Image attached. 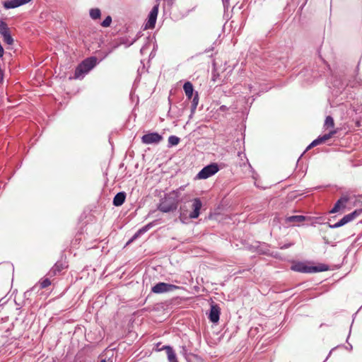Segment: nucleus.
Returning a JSON list of instances; mask_svg holds the SVG:
<instances>
[{
  "instance_id": "nucleus-15",
  "label": "nucleus",
  "mask_w": 362,
  "mask_h": 362,
  "mask_svg": "<svg viewBox=\"0 0 362 362\" xmlns=\"http://www.w3.org/2000/svg\"><path fill=\"white\" fill-rule=\"evenodd\" d=\"M220 318V308L217 305H211L209 319L211 322L216 323L218 322Z\"/></svg>"
},
{
  "instance_id": "nucleus-41",
  "label": "nucleus",
  "mask_w": 362,
  "mask_h": 362,
  "mask_svg": "<svg viewBox=\"0 0 362 362\" xmlns=\"http://www.w3.org/2000/svg\"><path fill=\"white\" fill-rule=\"evenodd\" d=\"M100 362H106V361L105 359H103V360H101Z\"/></svg>"
},
{
  "instance_id": "nucleus-2",
  "label": "nucleus",
  "mask_w": 362,
  "mask_h": 362,
  "mask_svg": "<svg viewBox=\"0 0 362 362\" xmlns=\"http://www.w3.org/2000/svg\"><path fill=\"white\" fill-rule=\"evenodd\" d=\"M98 63L95 57H90L83 60L76 68L74 78L83 79Z\"/></svg>"
},
{
  "instance_id": "nucleus-18",
  "label": "nucleus",
  "mask_w": 362,
  "mask_h": 362,
  "mask_svg": "<svg viewBox=\"0 0 362 362\" xmlns=\"http://www.w3.org/2000/svg\"><path fill=\"white\" fill-rule=\"evenodd\" d=\"M362 212V209H356L353 212L345 215L341 219H340V223L342 226L351 222L354 220L357 216H358Z\"/></svg>"
},
{
  "instance_id": "nucleus-4",
  "label": "nucleus",
  "mask_w": 362,
  "mask_h": 362,
  "mask_svg": "<svg viewBox=\"0 0 362 362\" xmlns=\"http://www.w3.org/2000/svg\"><path fill=\"white\" fill-rule=\"evenodd\" d=\"M219 170L217 163H211L204 167L197 174V177L199 179H206L215 175Z\"/></svg>"
},
{
  "instance_id": "nucleus-40",
  "label": "nucleus",
  "mask_w": 362,
  "mask_h": 362,
  "mask_svg": "<svg viewBox=\"0 0 362 362\" xmlns=\"http://www.w3.org/2000/svg\"><path fill=\"white\" fill-rule=\"evenodd\" d=\"M331 353H332V351H330V352H329V355L327 356V357L325 358V360L323 362H325V361L327 360V358H329V356H330Z\"/></svg>"
},
{
  "instance_id": "nucleus-7",
  "label": "nucleus",
  "mask_w": 362,
  "mask_h": 362,
  "mask_svg": "<svg viewBox=\"0 0 362 362\" xmlns=\"http://www.w3.org/2000/svg\"><path fill=\"white\" fill-rule=\"evenodd\" d=\"M0 34L2 36L3 40L7 45H11L13 43V39L11 34L10 28L6 23L3 21H0Z\"/></svg>"
},
{
  "instance_id": "nucleus-30",
  "label": "nucleus",
  "mask_w": 362,
  "mask_h": 362,
  "mask_svg": "<svg viewBox=\"0 0 362 362\" xmlns=\"http://www.w3.org/2000/svg\"><path fill=\"white\" fill-rule=\"evenodd\" d=\"M40 284L41 288H45L51 284V281L49 278H45L40 282Z\"/></svg>"
},
{
  "instance_id": "nucleus-5",
  "label": "nucleus",
  "mask_w": 362,
  "mask_h": 362,
  "mask_svg": "<svg viewBox=\"0 0 362 362\" xmlns=\"http://www.w3.org/2000/svg\"><path fill=\"white\" fill-rule=\"evenodd\" d=\"M178 288L179 286H177L164 282H159L151 288V291L154 293H163L171 292Z\"/></svg>"
},
{
  "instance_id": "nucleus-24",
  "label": "nucleus",
  "mask_w": 362,
  "mask_h": 362,
  "mask_svg": "<svg viewBox=\"0 0 362 362\" xmlns=\"http://www.w3.org/2000/svg\"><path fill=\"white\" fill-rule=\"evenodd\" d=\"M191 100V113L194 114L199 103V94L197 92H195Z\"/></svg>"
},
{
  "instance_id": "nucleus-3",
  "label": "nucleus",
  "mask_w": 362,
  "mask_h": 362,
  "mask_svg": "<svg viewBox=\"0 0 362 362\" xmlns=\"http://www.w3.org/2000/svg\"><path fill=\"white\" fill-rule=\"evenodd\" d=\"M291 269L300 273L313 274L327 271L329 267L325 264H320L317 266H309L304 262H298L291 266Z\"/></svg>"
},
{
  "instance_id": "nucleus-29",
  "label": "nucleus",
  "mask_w": 362,
  "mask_h": 362,
  "mask_svg": "<svg viewBox=\"0 0 362 362\" xmlns=\"http://www.w3.org/2000/svg\"><path fill=\"white\" fill-rule=\"evenodd\" d=\"M112 23V18L110 16H107L103 21L101 23V26L103 28H107Z\"/></svg>"
},
{
  "instance_id": "nucleus-26",
  "label": "nucleus",
  "mask_w": 362,
  "mask_h": 362,
  "mask_svg": "<svg viewBox=\"0 0 362 362\" xmlns=\"http://www.w3.org/2000/svg\"><path fill=\"white\" fill-rule=\"evenodd\" d=\"M89 15L93 20H98L100 18L101 11L98 8H91L89 11Z\"/></svg>"
},
{
  "instance_id": "nucleus-39",
  "label": "nucleus",
  "mask_w": 362,
  "mask_h": 362,
  "mask_svg": "<svg viewBox=\"0 0 362 362\" xmlns=\"http://www.w3.org/2000/svg\"><path fill=\"white\" fill-rule=\"evenodd\" d=\"M168 4L171 6L173 4V1L172 0H168Z\"/></svg>"
},
{
  "instance_id": "nucleus-8",
  "label": "nucleus",
  "mask_w": 362,
  "mask_h": 362,
  "mask_svg": "<svg viewBox=\"0 0 362 362\" xmlns=\"http://www.w3.org/2000/svg\"><path fill=\"white\" fill-rule=\"evenodd\" d=\"M346 83V77L344 78L341 76H333L332 84V86L337 89V93H341L345 88L348 86Z\"/></svg>"
},
{
  "instance_id": "nucleus-16",
  "label": "nucleus",
  "mask_w": 362,
  "mask_h": 362,
  "mask_svg": "<svg viewBox=\"0 0 362 362\" xmlns=\"http://www.w3.org/2000/svg\"><path fill=\"white\" fill-rule=\"evenodd\" d=\"M362 212V209H356L353 212L345 215L341 219H340V223L342 226L351 222L354 220L357 216H358Z\"/></svg>"
},
{
  "instance_id": "nucleus-36",
  "label": "nucleus",
  "mask_w": 362,
  "mask_h": 362,
  "mask_svg": "<svg viewBox=\"0 0 362 362\" xmlns=\"http://www.w3.org/2000/svg\"><path fill=\"white\" fill-rule=\"evenodd\" d=\"M156 346H157V349H158V351H160V350H163V349H162V347L160 348V344H157V345H156Z\"/></svg>"
},
{
  "instance_id": "nucleus-27",
  "label": "nucleus",
  "mask_w": 362,
  "mask_h": 362,
  "mask_svg": "<svg viewBox=\"0 0 362 362\" xmlns=\"http://www.w3.org/2000/svg\"><path fill=\"white\" fill-rule=\"evenodd\" d=\"M336 133H337L336 130H332L329 133L325 134L322 136H320L318 137L322 144L323 142H325V141H327L328 139H329L330 138H332L333 136V135L335 134Z\"/></svg>"
},
{
  "instance_id": "nucleus-10",
  "label": "nucleus",
  "mask_w": 362,
  "mask_h": 362,
  "mask_svg": "<svg viewBox=\"0 0 362 362\" xmlns=\"http://www.w3.org/2000/svg\"><path fill=\"white\" fill-rule=\"evenodd\" d=\"M202 207V203L199 198H194L192 199V211L189 214V218L192 219L198 218L200 214V209Z\"/></svg>"
},
{
  "instance_id": "nucleus-34",
  "label": "nucleus",
  "mask_w": 362,
  "mask_h": 362,
  "mask_svg": "<svg viewBox=\"0 0 362 362\" xmlns=\"http://www.w3.org/2000/svg\"><path fill=\"white\" fill-rule=\"evenodd\" d=\"M293 244L290 243V244H286L285 245H284L283 247H281L282 249H286V248H288L290 246H291Z\"/></svg>"
},
{
  "instance_id": "nucleus-22",
  "label": "nucleus",
  "mask_w": 362,
  "mask_h": 362,
  "mask_svg": "<svg viewBox=\"0 0 362 362\" xmlns=\"http://www.w3.org/2000/svg\"><path fill=\"white\" fill-rule=\"evenodd\" d=\"M162 349H165L166 351L169 362H177L176 354L171 346H163Z\"/></svg>"
},
{
  "instance_id": "nucleus-17",
  "label": "nucleus",
  "mask_w": 362,
  "mask_h": 362,
  "mask_svg": "<svg viewBox=\"0 0 362 362\" xmlns=\"http://www.w3.org/2000/svg\"><path fill=\"white\" fill-rule=\"evenodd\" d=\"M362 212V209H356L353 212L345 215L341 219H340V223L342 226L351 222L354 220L357 216H358Z\"/></svg>"
},
{
  "instance_id": "nucleus-1",
  "label": "nucleus",
  "mask_w": 362,
  "mask_h": 362,
  "mask_svg": "<svg viewBox=\"0 0 362 362\" xmlns=\"http://www.w3.org/2000/svg\"><path fill=\"white\" fill-rule=\"evenodd\" d=\"M173 190L168 194H165L164 197L160 201L158 209L163 213H168L175 211L177 208L180 197V189Z\"/></svg>"
},
{
  "instance_id": "nucleus-42",
  "label": "nucleus",
  "mask_w": 362,
  "mask_h": 362,
  "mask_svg": "<svg viewBox=\"0 0 362 362\" xmlns=\"http://www.w3.org/2000/svg\"><path fill=\"white\" fill-rule=\"evenodd\" d=\"M361 198H362V196H361Z\"/></svg>"
},
{
  "instance_id": "nucleus-12",
  "label": "nucleus",
  "mask_w": 362,
  "mask_h": 362,
  "mask_svg": "<svg viewBox=\"0 0 362 362\" xmlns=\"http://www.w3.org/2000/svg\"><path fill=\"white\" fill-rule=\"evenodd\" d=\"M67 267L65 262L62 261H57L55 264L50 269L47 273L49 277H53L58 274H60L62 271Z\"/></svg>"
},
{
  "instance_id": "nucleus-38",
  "label": "nucleus",
  "mask_w": 362,
  "mask_h": 362,
  "mask_svg": "<svg viewBox=\"0 0 362 362\" xmlns=\"http://www.w3.org/2000/svg\"><path fill=\"white\" fill-rule=\"evenodd\" d=\"M313 147H314V146L313 145V143L311 142V144L307 147L306 150H308Z\"/></svg>"
},
{
  "instance_id": "nucleus-14",
  "label": "nucleus",
  "mask_w": 362,
  "mask_h": 362,
  "mask_svg": "<svg viewBox=\"0 0 362 362\" xmlns=\"http://www.w3.org/2000/svg\"><path fill=\"white\" fill-rule=\"evenodd\" d=\"M153 226H155V221L151 222L146 226H143L140 229H139L134 235L129 239L127 242V244H129L134 242L137 238H140L142 235L146 233L148 230H150Z\"/></svg>"
},
{
  "instance_id": "nucleus-9",
  "label": "nucleus",
  "mask_w": 362,
  "mask_h": 362,
  "mask_svg": "<svg viewBox=\"0 0 362 362\" xmlns=\"http://www.w3.org/2000/svg\"><path fill=\"white\" fill-rule=\"evenodd\" d=\"M347 83L346 85L351 88H362V78L358 77V70H355L354 72L346 77Z\"/></svg>"
},
{
  "instance_id": "nucleus-31",
  "label": "nucleus",
  "mask_w": 362,
  "mask_h": 362,
  "mask_svg": "<svg viewBox=\"0 0 362 362\" xmlns=\"http://www.w3.org/2000/svg\"><path fill=\"white\" fill-rule=\"evenodd\" d=\"M328 226L329 228H339V227H341V226H343L341 225V223H340V221H339L338 222H337L336 223L334 224H328Z\"/></svg>"
},
{
  "instance_id": "nucleus-28",
  "label": "nucleus",
  "mask_w": 362,
  "mask_h": 362,
  "mask_svg": "<svg viewBox=\"0 0 362 362\" xmlns=\"http://www.w3.org/2000/svg\"><path fill=\"white\" fill-rule=\"evenodd\" d=\"M334 122L332 117L331 116H327L325 121V127L329 128V127H334Z\"/></svg>"
},
{
  "instance_id": "nucleus-33",
  "label": "nucleus",
  "mask_w": 362,
  "mask_h": 362,
  "mask_svg": "<svg viewBox=\"0 0 362 362\" xmlns=\"http://www.w3.org/2000/svg\"><path fill=\"white\" fill-rule=\"evenodd\" d=\"M224 7H228L229 0H222Z\"/></svg>"
},
{
  "instance_id": "nucleus-23",
  "label": "nucleus",
  "mask_w": 362,
  "mask_h": 362,
  "mask_svg": "<svg viewBox=\"0 0 362 362\" xmlns=\"http://www.w3.org/2000/svg\"><path fill=\"white\" fill-rule=\"evenodd\" d=\"M306 219L305 216L302 215H295L286 217V223H301Z\"/></svg>"
},
{
  "instance_id": "nucleus-6",
  "label": "nucleus",
  "mask_w": 362,
  "mask_h": 362,
  "mask_svg": "<svg viewBox=\"0 0 362 362\" xmlns=\"http://www.w3.org/2000/svg\"><path fill=\"white\" fill-rule=\"evenodd\" d=\"M163 137L157 132H150L142 136L141 142L144 144H158Z\"/></svg>"
},
{
  "instance_id": "nucleus-37",
  "label": "nucleus",
  "mask_w": 362,
  "mask_h": 362,
  "mask_svg": "<svg viewBox=\"0 0 362 362\" xmlns=\"http://www.w3.org/2000/svg\"><path fill=\"white\" fill-rule=\"evenodd\" d=\"M160 1L161 0H156V4L155 5H158V8H159V5H160Z\"/></svg>"
},
{
  "instance_id": "nucleus-13",
  "label": "nucleus",
  "mask_w": 362,
  "mask_h": 362,
  "mask_svg": "<svg viewBox=\"0 0 362 362\" xmlns=\"http://www.w3.org/2000/svg\"><path fill=\"white\" fill-rule=\"evenodd\" d=\"M153 226H155V221L151 222L146 226H143L140 229H139L134 235L129 239L127 242V244H129L134 242L137 238H140L142 235L146 233L148 230H150Z\"/></svg>"
},
{
  "instance_id": "nucleus-20",
  "label": "nucleus",
  "mask_w": 362,
  "mask_h": 362,
  "mask_svg": "<svg viewBox=\"0 0 362 362\" xmlns=\"http://www.w3.org/2000/svg\"><path fill=\"white\" fill-rule=\"evenodd\" d=\"M183 89L187 99L191 100L192 96L194 95L192 83L189 81L185 82L183 85Z\"/></svg>"
},
{
  "instance_id": "nucleus-19",
  "label": "nucleus",
  "mask_w": 362,
  "mask_h": 362,
  "mask_svg": "<svg viewBox=\"0 0 362 362\" xmlns=\"http://www.w3.org/2000/svg\"><path fill=\"white\" fill-rule=\"evenodd\" d=\"M349 198L347 197H342L335 203L334 207L331 209L330 213L334 214L339 211L341 208H344L346 204L348 202Z\"/></svg>"
},
{
  "instance_id": "nucleus-11",
  "label": "nucleus",
  "mask_w": 362,
  "mask_h": 362,
  "mask_svg": "<svg viewBox=\"0 0 362 362\" xmlns=\"http://www.w3.org/2000/svg\"><path fill=\"white\" fill-rule=\"evenodd\" d=\"M158 13V5H154L148 14V21L146 24V28H153L155 27Z\"/></svg>"
},
{
  "instance_id": "nucleus-35",
  "label": "nucleus",
  "mask_w": 362,
  "mask_h": 362,
  "mask_svg": "<svg viewBox=\"0 0 362 362\" xmlns=\"http://www.w3.org/2000/svg\"><path fill=\"white\" fill-rule=\"evenodd\" d=\"M226 109H227V107H226V106H225V105H221V106L220 107V110H221V111H225Z\"/></svg>"
},
{
  "instance_id": "nucleus-25",
  "label": "nucleus",
  "mask_w": 362,
  "mask_h": 362,
  "mask_svg": "<svg viewBox=\"0 0 362 362\" xmlns=\"http://www.w3.org/2000/svg\"><path fill=\"white\" fill-rule=\"evenodd\" d=\"M180 141V139L175 135H171L168 137V147L170 148L172 146L177 145Z\"/></svg>"
},
{
  "instance_id": "nucleus-32",
  "label": "nucleus",
  "mask_w": 362,
  "mask_h": 362,
  "mask_svg": "<svg viewBox=\"0 0 362 362\" xmlns=\"http://www.w3.org/2000/svg\"><path fill=\"white\" fill-rule=\"evenodd\" d=\"M312 143H313V145L314 146H316L320 145V144H322V142H321V141L320 140L319 137H317L316 139L313 140V141H312Z\"/></svg>"
},
{
  "instance_id": "nucleus-21",
  "label": "nucleus",
  "mask_w": 362,
  "mask_h": 362,
  "mask_svg": "<svg viewBox=\"0 0 362 362\" xmlns=\"http://www.w3.org/2000/svg\"><path fill=\"white\" fill-rule=\"evenodd\" d=\"M126 199V193L124 192H118L113 199V204L115 206H119L122 205Z\"/></svg>"
}]
</instances>
